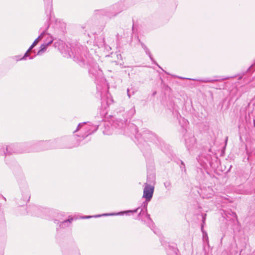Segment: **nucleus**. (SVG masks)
<instances>
[{
  "label": "nucleus",
  "mask_w": 255,
  "mask_h": 255,
  "mask_svg": "<svg viewBox=\"0 0 255 255\" xmlns=\"http://www.w3.org/2000/svg\"><path fill=\"white\" fill-rule=\"evenodd\" d=\"M86 123H80L74 131L76 132L81 128H83L84 132L81 133L80 135L77 136H73L72 137H63L56 139L53 141H48V142H42V144L46 145L45 148H71L77 147L81 144H84L85 142H81L88 136L96 131L98 128V126L96 125H86Z\"/></svg>",
  "instance_id": "f257e3e1"
},
{
  "label": "nucleus",
  "mask_w": 255,
  "mask_h": 255,
  "mask_svg": "<svg viewBox=\"0 0 255 255\" xmlns=\"http://www.w3.org/2000/svg\"><path fill=\"white\" fill-rule=\"evenodd\" d=\"M91 217H92V216H85L83 217V218H90Z\"/></svg>",
  "instance_id": "c756f323"
},
{
  "label": "nucleus",
  "mask_w": 255,
  "mask_h": 255,
  "mask_svg": "<svg viewBox=\"0 0 255 255\" xmlns=\"http://www.w3.org/2000/svg\"><path fill=\"white\" fill-rule=\"evenodd\" d=\"M201 230L203 232V224L202 225V226H201Z\"/></svg>",
  "instance_id": "7c9ffc66"
},
{
  "label": "nucleus",
  "mask_w": 255,
  "mask_h": 255,
  "mask_svg": "<svg viewBox=\"0 0 255 255\" xmlns=\"http://www.w3.org/2000/svg\"><path fill=\"white\" fill-rule=\"evenodd\" d=\"M120 7V4L116 3L107 9H102L100 10V11L102 14L106 15L108 17H112L117 15L122 11Z\"/></svg>",
  "instance_id": "39448f33"
},
{
  "label": "nucleus",
  "mask_w": 255,
  "mask_h": 255,
  "mask_svg": "<svg viewBox=\"0 0 255 255\" xmlns=\"http://www.w3.org/2000/svg\"><path fill=\"white\" fill-rule=\"evenodd\" d=\"M74 52L71 50V53L69 50L62 52L64 57L66 58L73 57V60L79 63L81 66L87 65L89 68V73L93 75L95 78V82L98 84L99 80L104 82L105 79L103 78V72L99 68L96 62L91 57H87L85 53H87V49L83 46H78L73 47Z\"/></svg>",
  "instance_id": "f03ea898"
},
{
  "label": "nucleus",
  "mask_w": 255,
  "mask_h": 255,
  "mask_svg": "<svg viewBox=\"0 0 255 255\" xmlns=\"http://www.w3.org/2000/svg\"><path fill=\"white\" fill-rule=\"evenodd\" d=\"M44 34V32H43L33 42L32 45L30 46L29 49H28V51H30L37 44L38 42L39 39H41L43 35Z\"/></svg>",
  "instance_id": "a211bd4d"
},
{
  "label": "nucleus",
  "mask_w": 255,
  "mask_h": 255,
  "mask_svg": "<svg viewBox=\"0 0 255 255\" xmlns=\"http://www.w3.org/2000/svg\"><path fill=\"white\" fill-rule=\"evenodd\" d=\"M127 94H128V98H130V97H131V95H133V94H134V92L133 91V92H132V94H131V93L129 92V89H127Z\"/></svg>",
  "instance_id": "393cba45"
},
{
  "label": "nucleus",
  "mask_w": 255,
  "mask_h": 255,
  "mask_svg": "<svg viewBox=\"0 0 255 255\" xmlns=\"http://www.w3.org/2000/svg\"><path fill=\"white\" fill-rule=\"evenodd\" d=\"M142 136L143 138H146L148 140H153L156 137L155 135L148 130L145 131Z\"/></svg>",
  "instance_id": "dca6fc26"
},
{
  "label": "nucleus",
  "mask_w": 255,
  "mask_h": 255,
  "mask_svg": "<svg viewBox=\"0 0 255 255\" xmlns=\"http://www.w3.org/2000/svg\"><path fill=\"white\" fill-rule=\"evenodd\" d=\"M182 120H183L185 123H186V121H185V119H184V118L182 119Z\"/></svg>",
  "instance_id": "473e14b6"
},
{
  "label": "nucleus",
  "mask_w": 255,
  "mask_h": 255,
  "mask_svg": "<svg viewBox=\"0 0 255 255\" xmlns=\"http://www.w3.org/2000/svg\"><path fill=\"white\" fill-rule=\"evenodd\" d=\"M30 51H28V50L26 52V53L24 54V56L20 59V60H25L26 59V57L29 56L28 53Z\"/></svg>",
  "instance_id": "b1692460"
},
{
  "label": "nucleus",
  "mask_w": 255,
  "mask_h": 255,
  "mask_svg": "<svg viewBox=\"0 0 255 255\" xmlns=\"http://www.w3.org/2000/svg\"><path fill=\"white\" fill-rule=\"evenodd\" d=\"M178 249L176 247L169 246L167 250L168 255H177Z\"/></svg>",
  "instance_id": "f3484780"
},
{
  "label": "nucleus",
  "mask_w": 255,
  "mask_h": 255,
  "mask_svg": "<svg viewBox=\"0 0 255 255\" xmlns=\"http://www.w3.org/2000/svg\"><path fill=\"white\" fill-rule=\"evenodd\" d=\"M192 80H193V81H195V80H196V79H192Z\"/></svg>",
  "instance_id": "f704fd0d"
},
{
  "label": "nucleus",
  "mask_w": 255,
  "mask_h": 255,
  "mask_svg": "<svg viewBox=\"0 0 255 255\" xmlns=\"http://www.w3.org/2000/svg\"><path fill=\"white\" fill-rule=\"evenodd\" d=\"M155 177L154 174H151L149 175H147V181L150 183H153L155 181Z\"/></svg>",
  "instance_id": "412c9836"
},
{
  "label": "nucleus",
  "mask_w": 255,
  "mask_h": 255,
  "mask_svg": "<svg viewBox=\"0 0 255 255\" xmlns=\"http://www.w3.org/2000/svg\"><path fill=\"white\" fill-rule=\"evenodd\" d=\"M33 58V57H31L29 58V59H32Z\"/></svg>",
  "instance_id": "72a5a7b5"
},
{
  "label": "nucleus",
  "mask_w": 255,
  "mask_h": 255,
  "mask_svg": "<svg viewBox=\"0 0 255 255\" xmlns=\"http://www.w3.org/2000/svg\"><path fill=\"white\" fill-rule=\"evenodd\" d=\"M227 79H228V78H226V77L222 78L221 79H216V78L213 79H211L210 78H205V79H199V80H197L198 81L201 82H203V83H213L214 82L220 81L221 80H226Z\"/></svg>",
  "instance_id": "2eb2a0df"
},
{
  "label": "nucleus",
  "mask_w": 255,
  "mask_h": 255,
  "mask_svg": "<svg viewBox=\"0 0 255 255\" xmlns=\"http://www.w3.org/2000/svg\"><path fill=\"white\" fill-rule=\"evenodd\" d=\"M103 133H104V134H108V133H106L105 131H103Z\"/></svg>",
  "instance_id": "2f4dec72"
},
{
  "label": "nucleus",
  "mask_w": 255,
  "mask_h": 255,
  "mask_svg": "<svg viewBox=\"0 0 255 255\" xmlns=\"http://www.w3.org/2000/svg\"><path fill=\"white\" fill-rule=\"evenodd\" d=\"M53 42V39H50L48 42L43 44L40 46V49L38 51L37 55H42L46 50L47 46L51 44Z\"/></svg>",
  "instance_id": "9b49d317"
},
{
  "label": "nucleus",
  "mask_w": 255,
  "mask_h": 255,
  "mask_svg": "<svg viewBox=\"0 0 255 255\" xmlns=\"http://www.w3.org/2000/svg\"><path fill=\"white\" fill-rule=\"evenodd\" d=\"M164 186L166 189L170 190L171 188V183L170 181H166L164 183Z\"/></svg>",
  "instance_id": "4be33fe9"
},
{
  "label": "nucleus",
  "mask_w": 255,
  "mask_h": 255,
  "mask_svg": "<svg viewBox=\"0 0 255 255\" xmlns=\"http://www.w3.org/2000/svg\"><path fill=\"white\" fill-rule=\"evenodd\" d=\"M0 198H1V199L3 200L4 201H6L5 198L1 195H0Z\"/></svg>",
  "instance_id": "c85d7f7f"
},
{
  "label": "nucleus",
  "mask_w": 255,
  "mask_h": 255,
  "mask_svg": "<svg viewBox=\"0 0 255 255\" xmlns=\"http://www.w3.org/2000/svg\"><path fill=\"white\" fill-rule=\"evenodd\" d=\"M141 45L142 46V47L143 48L144 50L145 51V53L146 54H147L150 59H151V60L154 63H155L156 65H157L161 69V68L157 64V63L154 61V60L153 59V58H152V55L150 53V52L149 51V50L148 49V48L145 46V45L142 43V42H141Z\"/></svg>",
  "instance_id": "4468645a"
},
{
  "label": "nucleus",
  "mask_w": 255,
  "mask_h": 255,
  "mask_svg": "<svg viewBox=\"0 0 255 255\" xmlns=\"http://www.w3.org/2000/svg\"><path fill=\"white\" fill-rule=\"evenodd\" d=\"M72 221H73V218L65 220L63 221H58L57 220H55L54 223L58 225V227L56 228V230H57L59 229H63L68 227L71 224Z\"/></svg>",
  "instance_id": "0eeeda50"
},
{
  "label": "nucleus",
  "mask_w": 255,
  "mask_h": 255,
  "mask_svg": "<svg viewBox=\"0 0 255 255\" xmlns=\"http://www.w3.org/2000/svg\"><path fill=\"white\" fill-rule=\"evenodd\" d=\"M149 201H147V200H145V201H144L142 204L141 205V206L136 208L135 210H128L126 211H123L117 213H110V214H104L103 215H98L95 216V217H100L101 216H115V215H123L124 214H128V213H134L138 211V210L139 209H141V210L140 212L139 213L138 216L139 217L141 216V215H146V212H147V207L148 205V202Z\"/></svg>",
  "instance_id": "20e7f679"
},
{
  "label": "nucleus",
  "mask_w": 255,
  "mask_h": 255,
  "mask_svg": "<svg viewBox=\"0 0 255 255\" xmlns=\"http://www.w3.org/2000/svg\"><path fill=\"white\" fill-rule=\"evenodd\" d=\"M135 113V110L134 107H133L129 111L128 115L129 117H132Z\"/></svg>",
  "instance_id": "5701e85b"
},
{
  "label": "nucleus",
  "mask_w": 255,
  "mask_h": 255,
  "mask_svg": "<svg viewBox=\"0 0 255 255\" xmlns=\"http://www.w3.org/2000/svg\"><path fill=\"white\" fill-rule=\"evenodd\" d=\"M40 141L37 143V146H40L35 149H30L28 148L30 146V144H17L12 143L5 146L2 145H0V155H4L5 156L11 155L13 153H21L23 152H30L32 151H39L42 150L48 149L49 148H45L46 145L42 144V142H48Z\"/></svg>",
  "instance_id": "7ed1b4c3"
},
{
  "label": "nucleus",
  "mask_w": 255,
  "mask_h": 255,
  "mask_svg": "<svg viewBox=\"0 0 255 255\" xmlns=\"http://www.w3.org/2000/svg\"><path fill=\"white\" fill-rule=\"evenodd\" d=\"M206 214L203 215V217H202V222H203V224H204L205 223V219H206Z\"/></svg>",
  "instance_id": "bb28decb"
},
{
  "label": "nucleus",
  "mask_w": 255,
  "mask_h": 255,
  "mask_svg": "<svg viewBox=\"0 0 255 255\" xmlns=\"http://www.w3.org/2000/svg\"><path fill=\"white\" fill-rule=\"evenodd\" d=\"M225 215L227 218H230V216H231V218L230 220H232L233 222H235V221L238 222L237 215L235 212L232 211H228L226 212Z\"/></svg>",
  "instance_id": "ddd939ff"
},
{
  "label": "nucleus",
  "mask_w": 255,
  "mask_h": 255,
  "mask_svg": "<svg viewBox=\"0 0 255 255\" xmlns=\"http://www.w3.org/2000/svg\"><path fill=\"white\" fill-rule=\"evenodd\" d=\"M113 102V100L112 99H108L107 101V105H111Z\"/></svg>",
  "instance_id": "a878e982"
},
{
  "label": "nucleus",
  "mask_w": 255,
  "mask_h": 255,
  "mask_svg": "<svg viewBox=\"0 0 255 255\" xmlns=\"http://www.w3.org/2000/svg\"><path fill=\"white\" fill-rule=\"evenodd\" d=\"M186 146L188 150H190L193 147L195 144L196 139L194 136H191L187 138L186 137L185 138Z\"/></svg>",
  "instance_id": "6e6552de"
},
{
  "label": "nucleus",
  "mask_w": 255,
  "mask_h": 255,
  "mask_svg": "<svg viewBox=\"0 0 255 255\" xmlns=\"http://www.w3.org/2000/svg\"><path fill=\"white\" fill-rule=\"evenodd\" d=\"M22 202L19 203V206H23L24 204L26 203L30 199V196L29 191L26 189L22 193Z\"/></svg>",
  "instance_id": "9d476101"
},
{
  "label": "nucleus",
  "mask_w": 255,
  "mask_h": 255,
  "mask_svg": "<svg viewBox=\"0 0 255 255\" xmlns=\"http://www.w3.org/2000/svg\"><path fill=\"white\" fill-rule=\"evenodd\" d=\"M127 120H123L121 119H117L113 121V127L117 128H123L126 126V121Z\"/></svg>",
  "instance_id": "1a4fd4ad"
},
{
  "label": "nucleus",
  "mask_w": 255,
  "mask_h": 255,
  "mask_svg": "<svg viewBox=\"0 0 255 255\" xmlns=\"http://www.w3.org/2000/svg\"><path fill=\"white\" fill-rule=\"evenodd\" d=\"M52 0H44L45 5V13L47 15L50 14L52 10Z\"/></svg>",
  "instance_id": "f8f14e48"
},
{
  "label": "nucleus",
  "mask_w": 255,
  "mask_h": 255,
  "mask_svg": "<svg viewBox=\"0 0 255 255\" xmlns=\"http://www.w3.org/2000/svg\"><path fill=\"white\" fill-rule=\"evenodd\" d=\"M181 165H182V166H181V168H182V167L184 168H185V164L183 161H181ZM184 170H185V169H184Z\"/></svg>",
  "instance_id": "cd10ccee"
},
{
  "label": "nucleus",
  "mask_w": 255,
  "mask_h": 255,
  "mask_svg": "<svg viewBox=\"0 0 255 255\" xmlns=\"http://www.w3.org/2000/svg\"><path fill=\"white\" fill-rule=\"evenodd\" d=\"M154 186L146 183L143 190V198H144L147 201H150L153 196L154 192Z\"/></svg>",
  "instance_id": "423d86ee"
},
{
  "label": "nucleus",
  "mask_w": 255,
  "mask_h": 255,
  "mask_svg": "<svg viewBox=\"0 0 255 255\" xmlns=\"http://www.w3.org/2000/svg\"><path fill=\"white\" fill-rule=\"evenodd\" d=\"M5 225V221L3 212L1 210V204H0V227H3Z\"/></svg>",
  "instance_id": "aec40b11"
},
{
  "label": "nucleus",
  "mask_w": 255,
  "mask_h": 255,
  "mask_svg": "<svg viewBox=\"0 0 255 255\" xmlns=\"http://www.w3.org/2000/svg\"><path fill=\"white\" fill-rule=\"evenodd\" d=\"M145 216L146 218V224L150 228H152L153 226V223L150 217V215L146 212V215H145Z\"/></svg>",
  "instance_id": "6ab92c4d"
}]
</instances>
